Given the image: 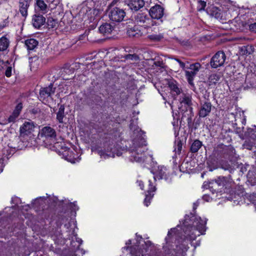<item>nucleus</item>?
Listing matches in <instances>:
<instances>
[{"mask_svg":"<svg viewBox=\"0 0 256 256\" xmlns=\"http://www.w3.org/2000/svg\"><path fill=\"white\" fill-rule=\"evenodd\" d=\"M152 172L154 175V180L156 178L158 180L166 178V168L164 166H158L157 168L154 169Z\"/></svg>","mask_w":256,"mask_h":256,"instance_id":"obj_15","label":"nucleus"},{"mask_svg":"<svg viewBox=\"0 0 256 256\" xmlns=\"http://www.w3.org/2000/svg\"><path fill=\"white\" fill-rule=\"evenodd\" d=\"M126 15L124 11L117 7L109 8L108 16L113 22H120L122 21Z\"/></svg>","mask_w":256,"mask_h":256,"instance_id":"obj_7","label":"nucleus"},{"mask_svg":"<svg viewBox=\"0 0 256 256\" xmlns=\"http://www.w3.org/2000/svg\"><path fill=\"white\" fill-rule=\"evenodd\" d=\"M202 6H205L206 5V2H202Z\"/></svg>","mask_w":256,"mask_h":256,"instance_id":"obj_57","label":"nucleus"},{"mask_svg":"<svg viewBox=\"0 0 256 256\" xmlns=\"http://www.w3.org/2000/svg\"><path fill=\"white\" fill-rule=\"evenodd\" d=\"M145 244L146 245H149L150 246L151 244V242H150V241H147V242H144Z\"/></svg>","mask_w":256,"mask_h":256,"instance_id":"obj_54","label":"nucleus"},{"mask_svg":"<svg viewBox=\"0 0 256 256\" xmlns=\"http://www.w3.org/2000/svg\"><path fill=\"white\" fill-rule=\"evenodd\" d=\"M192 226H186L184 228L185 238L189 240H194L196 237L204 234L206 230V219L202 220L200 216H193L191 218Z\"/></svg>","mask_w":256,"mask_h":256,"instance_id":"obj_2","label":"nucleus"},{"mask_svg":"<svg viewBox=\"0 0 256 256\" xmlns=\"http://www.w3.org/2000/svg\"><path fill=\"white\" fill-rule=\"evenodd\" d=\"M4 160L0 159V174L3 171L4 168Z\"/></svg>","mask_w":256,"mask_h":256,"instance_id":"obj_48","label":"nucleus"},{"mask_svg":"<svg viewBox=\"0 0 256 256\" xmlns=\"http://www.w3.org/2000/svg\"><path fill=\"white\" fill-rule=\"evenodd\" d=\"M32 0H19L18 10L21 15L24 18H26L28 14V9Z\"/></svg>","mask_w":256,"mask_h":256,"instance_id":"obj_14","label":"nucleus"},{"mask_svg":"<svg viewBox=\"0 0 256 256\" xmlns=\"http://www.w3.org/2000/svg\"><path fill=\"white\" fill-rule=\"evenodd\" d=\"M47 24L49 28H56L58 25L57 20L52 18H48V19Z\"/></svg>","mask_w":256,"mask_h":256,"instance_id":"obj_36","label":"nucleus"},{"mask_svg":"<svg viewBox=\"0 0 256 256\" xmlns=\"http://www.w3.org/2000/svg\"><path fill=\"white\" fill-rule=\"evenodd\" d=\"M177 251L176 252V254H182V256H184V253L186 252L188 250V246H183V248H182L180 250L178 249V247H176Z\"/></svg>","mask_w":256,"mask_h":256,"instance_id":"obj_39","label":"nucleus"},{"mask_svg":"<svg viewBox=\"0 0 256 256\" xmlns=\"http://www.w3.org/2000/svg\"><path fill=\"white\" fill-rule=\"evenodd\" d=\"M46 22V18L42 15H34L32 19V24L36 28H39Z\"/></svg>","mask_w":256,"mask_h":256,"instance_id":"obj_19","label":"nucleus"},{"mask_svg":"<svg viewBox=\"0 0 256 256\" xmlns=\"http://www.w3.org/2000/svg\"><path fill=\"white\" fill-rule=\"evenodd\" d=\"M126 60H139L138 56L135 54H127L126 56Z\"/></svg>","mask_w":256,"mask_h":256,"instance_id":"obj_41","label":"nucleus"},{"mask_svg":"<svg viewBox=\"0 0 256 256\" xmlns=\"http://www.w3.org/2000/svg\"><path fill=\"white\" fill-rule=\"evenodd\" d=\"M168 85L170 89L174 92H176V94H180V90L178 88L176 83L174 81H170L168 82Z\"/></svg>","mask_w":256,"mask_h":256,"instance_id":"obj_34","label":"nucleus"},{"mask_svg":"<svg viewBox=\"0 0 256 256\" xmlns=\"http://www.w3.org/2000/svg\"><path fill=\"white\" fill-rule=\"evenodd\" d=\"M220 76L218 74H213L210 76L208 80L209 85L216 84L220 80Z\"/></svg>","mask_w":256,"mask_h":256,"instance_id":"obj_30","label":"nucleus"},{"mask_svg":"<svg viewBox=\"0 0 256 256\" xmlns=\"http://www.w3.org/2000/svg\"><path fill=\"white\" fill-rule=\"evenodd\" d=\"M38 42L34 38L28 39L25 41V45L28 50H33L38 46Z\"/></svg>","mask_w":256,"mask_h":256,"instance_id":"obj_26","label":"nucleus"},{"mask_svg":"<svg viewBox=\"0 0 256 256\" xmlns=\"http://www.w3.org/2000/svg\"><path fill=\"white\" fill-rule=\"evenodd\" d=\"M155 64L157 66H162V64H163V63L162 62H154Z\"/></svg>","mask_w":256,"mask_h":256,"instance_id":"obj_52","label":"nucleus"},{"mask_svg":"<svg viewBox=\"0 0 256 256\" xmlns=\"http://www.w3.org/2000/svg\"><path fill=\"white\" fill-rule=\"evenodd\" d=\"M10 44L9 40L6 36H3L0 38V50L4 51L6 50Z\"/></svg>","mask_w":256,"mask_h":256,"instance_id":"obj_28","label":"nucleus"},{"mask_svg":"<svg viewBox=\"0 0 256 256\" xmlns=\"http://www.w3.org/2000/svg\"><path fill=\"white\" fill-rule=\"evenodd\" d=\"M34 122L31 120L25 122L20 126V136L22 137L30 136L34 131Z\"/></svg>","mask_w":256,"mask_h":256,"instance_id":"obj_10","label":"nucleus"},{"mask_svg":"<svg viewBox=\"0 0 256 256\" xmlns=\"http://www.w3.org/2000/svg\"><path fill=\"white\" fill-rule=\"evenodd\" d=\"M131 244V240H128L126 242V244Z\"/></svg>","mask_w":256,"mask_h":256,"instance_id":"obj_56","label":"nucleus"},{"mask_svg":"<svg viewBox=\"0 0 256 256\" xmlns=\"http://www.w3.org/2000/svg\"><path fill=\"white\" fill-rule=\"evenodd\" d=\"M76 64H72L71 66L66 64L62 70V75L65 78L66 74H70L74 73V67L76 66ZM66 79H68V78H66Z\"/></svg>","mask_w":256,"mask_h":256,"instance_id":"obj_21","label":"nucleus"},{"mask_svg":"<svg viewBox=\"0 0 256 256\" xmlns=\"http://www.w3.org/2000/svg\"><path fill=\"white\" fill-rule=\"evenodd\" d=\"M240 51L242 54H248L250 53L248 52L247 47L243 46L240 48Z\"/></svg>","mask_w":256,"mask_h":256,"instance_id":"obj_46","label":"nucleus"},{"mask_svg":"<svg viewBox=\"0 0 256 256\" xmlns=\"http://www.w3.org/2000/svg\"><path fill=\"white\" fill-rule=\"evenodd\" d=\"M72 204L74 205V210H78V208H76V204H75V203H73Z\"/></svg>","mask_w":256,"mask_h":256,"instance_id":"obj_55","label":"nucleus"},{"mask_svg":"<svg viewBox=\"0 0 256 256\" xmlns=\"http://www.w3.org/2000/svg\"><path fill=\"white\" fill-rule=\"evenodd\" d=\"M192 96L190 94H183L180 98V102L181 104L190 106L192 104Z\"/></svg>","mask_w":256,"mask_h":256,"instance_id":"obj_25","label":"nucleus"},{"mask_svg":"<svg viewBox=\"0 0 256 256\" xmlns=\"http://www.w3.org/2000/svg\"><path fill=\"white\" fill-rule=\"evenodd\" d=\"M68 238L72 240L71 246H74V256H78L80 254H84L82 250L80 249V246L82 244V240L76 237L74 230L68 232Z\"/></svg>","mask_w":256,"mask_h":256,"instance_id":"obj_5","label":"nucleus"},{"mask_svg":"<svg viewBox=\"0 0 256 256\" xmlns=\"http://www.w3.org/2000/svg\"><path fill=\"white\" fill-rule=\"evenodd\" d=\"M60 0H47L48 4V7L51 10H53L56 8L60 4Z\"/></svg>","mask_w":256,"mask_h":256,"instance_id":"obj_38","label":"nucleus"},{"mask_svg":"<svg viewBox=\"0 0 256 256\" xmlns=\"http://www.w3.org/2000/svg\"><path fill=\"white\" fill-rule=\"evenodd\" d=\"M148 194L146 195V198L144 200V204L146 206H148L150 202V200L152 198L154 194V192L156 190V188L155 186L153 184L152 182L150 180H148Z\"/></svg>","mask_w":256,"mask_h":256,"instance_id":"obj_16","label":"nucleus"},{"mask_svg":"<svg viewBox=\"0 0 256 256\" xmlns=\"http://www.w3.org/2000/svg\"><path fill=\"white\" fill-rule=\"evenodd\" d=\"M250 30L256 33V23H254L249 25Z\"/></svg>","mask_w":256,"mask_h":256,"instance_id":"obj_44","label":"nucleus"},{"mask_svg":"<svg viewBox=\"0 0 256 256\" xmlns=\"http://www.w3.org/2000/svg\"><path fill=\"white\" fill-rule=\"evenodd\" d=\"M55 89L52 84L48 87L42 88L40 91V100L44 103L46 102L48 99L50 98L52 95L54 94Z\"/></svg>","mask_w":256,"mask_h":256,"instance_id":"obj_9","label":"nucleus"},{"mask_svg":"<svg viewBox=\"0 0 256 256\" xmlns=\"http://www.w3.org/2000/svg\"><path fill=\"white\" fill-rule=\"evenodd\" d=\"M22 103H19L18 104V105L16 106L12 114V116H10L8 118V120L10 122H14V121L15 119L18 117L19 116L20 112L22 110Z\"/></svg>","mask_w":256,"mask_h":256,"instance_id":"obj_23","label":"nucleus"},{"mask_svg":"<svg viewBox=\"0 0 256 256\" xmlns=\"http://www.w3.org/2000/svg\"><path fill=\"white\" fill-rule=\"evenodd\" d=\"M2 62L0 61V69L1 68H2V66H1Z\"/></svg>","mask_w":256,"mask_h":256,"instance_id":"obj_59","label":"nucleus"},{"mask_svg":"<svg viewBox=\"0 0 256 256\" xmlns=\"http://www.w3.org/2000/svg\"><path fill=\"white\" fill-rule=\"evenodd\" d=\"M98 153L101 157H103L104 158L109 157L114 158L115 156V153L114 152V150H112V148H110V150H109V149H108L107 150H100L98 151Z\"/></svg>","mask_w":256,"mask_h":256,"instance_id":"obj_24","label":"nucleus"},{"mask_svg":"<svg viewBox=\"0 0 256 256\" xmlns=\"http://www.w3.org/2000/svg\"><path fill=\"white\" fill-rule=\"evenodd\" d=\"M64 107L63 105H61L56 113V120L60 123L62 124L64 123Z\"/></svg>","mask_w":256,"mask_h":256,"instance_id":"obj_27","label":"nucleus"},{"mask_svg":"<svg viewBox=\"0 0 256 256\" xmlns=\"http://www.w3.org/2000/svg\"><path fill=\"white\" fill-rule=\"evenodd\" d=\"M202 200L205 202H209L212 200V198L209 195L204 194L202 196Z\"/></svg>","mask_w":256,"mask_h":256,"instance_id":"obj_45","label":"nucleus"},{"mask_svg":"<svg viewBox=\"0 0 256 256\" xmlns=\"http://www.w3.org/2000/svg\"><path fill=\"white\" fill-rule=\"evenodd\" d=\"M136 21L139 25L144 27H148L149 30L151 31H158V28H156L150 27V25H153L152 20L148 16L143 13L138 14L136 17Z\"/></svg>","mask_w":256,"mask_h":256,"instance_id":"obj_6","label":"nucleus"},{"mask_svg":"<svg viewBox=\"0 0 256 256\" xmlns=\"http://www.w3.org/2000/svg\"><path fill=\"white\" fill-rule=\"evenodd\" d=\"M124 248H128V247H124Z\"/></svg>","mask_w":256,"mask_h":256,"instance_id":"obj_63","label":"nucleus"},{"mask_svg":"<svg viewBox=\"0 0 256 256\" xmlns=\"http://www.w3.org/2000/svg\"><path fill=\"white\" fill-rule=\"evenodd\" d=\"M140 238L141 240V239H142V238L141 236H140Z\"/></svg>","mask_w":256,"mask_h":256,"instance_id":"obj_64","label":"nucleus"},{"mask_svg":"<svg viewBox=\"0 0 256 256\" xmlns=\"http://www.w3.org/2000/svg\"><path fill=\"white\" fill-rule=\"evenodd\" d=\"M202 146V142L199 140H195L190 147V151L192 152H197Z\"/></svg>","mask_w":256,"mask_h":256,"instance_id":"obj_31","label":"nucleus"},{"mask_svg":"<svg viewBox=\"0 0 256 256\" xmlns=\"http://www.w3.org/2000/svg\"><path fill=\"white\" fill-rule=\"evenodd\" d=\"M213 153L215 156L227 158L231 161L234 156L235 150L230 146L220 144L214 148Z\"/></svg>","mask_w":256,"mask_h":256,"instance_id":"obj_3","label":"nucleus"},{"mask_svg":"<svg viewBox=\"0 0 256 256\" xmlns=\"http://www.w3.org/2000/svg\"><path fill=\"white\" fill-rule=\"evenodd\" d=\"M199 200H197L196 202H194V206H193V208L194 210L196 209L197 208V207L198 206V204H199Z\"/></svg>","mask_w":256,"mask_h":256,"instance_id":"obj_51","label":"nucleus"},{"mask_svg":"<svg viewBox=\"0 0 256 256\" xmlns=\"http://www.w3.org/2000/svg\"><path fill=\"white\" fill-rule=\"evenodd\" d=\"M174 60L179 64L180 66L183 70H186V64L185 63L183 62H182L181 60H180L178 58H174Z\"/></svg>","mask_w":256,"mask_h":256,"instance_id":"obj_43","label":"nucleus"},{"mask_svg":"<svg viewBox=\"0 0 256 256\" xmlns=\"http://www.w3.org/2000/svg\"><path fill=\"white\" fill-rule=\"evenodd\" d=\"M36 4L39 8L42 14H45L47 10V5L45 4L44 1L42 0H36Z\"/></svg>","mask_w":256,"mask_h":256,"instance_id":"obj_32","label":"nucleus"},{"mask_svg":"<svg viewBox=\"0 0 256 256\" xmlns=\"http://www.w3.org/2000/svg\"><path fill=\"white\" fill-rule=\"evenodd\" d=\"M182 149V143L180 140V141L178 142L176 147L174 148V151L176 152V153L180 154L181 152Z\"/></svg>","mask_w":256,"mask_h":256,"instance_id":"obj_40","label":"nucleus"},{"mask_svg":"<svg viewBox=\"0 0 256 256\" xmlns=\"http://www.w3.org/2000/svg\"><path fill=\"white\" fill-rule=\"evenodd\" d=\"M12 74V66H8L5 71V75L7 77H10Z\"/></svg>","mask_w":256,"mask_h":256,"instance_id":"obj_42","label":"nucleus"},{"mask_svg":"<svg viewBox=\"0 0 256 256\" xmlns=\"http://www.w3.org/2000/svg\"><path fill=\"white\" fill-rule=\"evenodd\" d=\"M144 0H128V6L132 10L137 11L144 6Z\"/></svg>","mask_w":256,"mask_h":256,"instance_id":"obj_17","label":"nucleus"},{"mask_svg":"<svg viewBox=\"0 0 256 256\" xmlns=\"http://www.w3.org/2000/svg\"><path fill=\"white\" fill-rule=\"evenodd\" d=\"M116 156H120V154H119V153H117V154H116Z\"/></svg>","mask_w":256,"mask_h":256,"instance_id":"obj_62","label":"nucleus"},{"mask_svg":"<svg viewBox=\"0 0 256 256\" xmlns=\"http://www.w3.org/2000/svg\"><path fill=\"white\" fill-rule=\"evenodd\" d=\"M40 136L45 138L46 140H52L56 137L55 130L50 126L43 128L40 132Z\"/></svg>","mask_w":256,"mask_h":256,"instance_id":"obj_11","label":"nucleus"},{"mask_svg":"<svg viewBox=\"0 0 256 256\" xmlns=\"http://www.w3.org/2000/svg\"><path fill=\"white\" fill-rule=\"evenodd\" d=\"M164 8L159 4L152 6L150 10L149 14L152 18L160 19L164 15Z\"/></svg>","mask_w":256,"mask_h":256,"instance_id":"obj_12","label":"nucleus"},{"mask_svg":"<svg viewBox=\"0 0 256 256\" xmlns=\"http://www.w3.org/2000/svg\"><path fill=\"white\" fill-rule=\"evenodd\" d=\"M41 198H40V199H41ZM42 198L43 199L44 198ZM38 200H39V198H38V199H36V200H34V202H36Z\"/></svg>","mask_w":256,"mask_h":256,"instance_id":"obj_58","label":"nucleus"},{"mask_svg":"<svg viewBox=\"0 0 256 256\" xmlns=\"http://www.w3.org/2000/svg\"><path fill=\"white\" fill-rule=\"evenodd\" d=\"M139 186H140V188L142 190H143L144 185V184H143V182H139Z\"/></svg>","mask_w":256,"mask_h":256,"instance_id":"obj_53","label":"nucleus"},{"mask_svg":"<svg viewBox=\"0 0 256 256\" xmlns=\"http://www.w3.org/2000/svg\"><path fill=\"white\" fill-rule=\"evenodd\" d=\"M221 167L222 169H224V170H228L230 168V164H222Z\"/></svg>","mask_w":256,"mask_h":256,"instance_id":"obj_47","label":"nucleus"},{"mask_svg":"<svg viewBox=\"0 0 256 256\" xmlns=\"http://www.w3.org/2000/svg\"><path fill=\"white\" fill-rule=\"evenodd\" d=\"M134 120H136V121L138 120V118H136Z\"/></svg>","mask_w":256,"mask_h":256,"instance_id":"obj_61","label":"nucleus"},{"mask_svg":"<svg viewBox=\"0 0 256 256\" xmlns=\"http://www.w3.org/2000/svg\"><path fill=\"white\" fill-rule=\"evenodd\" d=\"M98 30L100 34L106 36L111 34L113 28L110 24L104 23L100 26Z\"/></svg>","mask_w":256,"mask_h":256,"instance_id":"obj_20","label":"nucleus"},{"mask_svg":"<svg viewBox=\"0 0 256 256\" xmlns=\"http://www.w3.org/2000/svg\"><path fill=\"white\" fill-rule=\"evenodd\" d=\"M236 40H240V41L242 42L246 40H248V38H246V37H238L236 38Z\"/></svg>","mask_w":256,"mask_h":256,"instance_id":"obj_50","label":"nucleus"},{"mask_svg":"<svg viewBox=\"0 0 256 256\" xmlns=\"http://www.w3.org/2000/svg\"><path fill=\"white\" fill-rule=\"evenodd\" d=\"M66 148V150H64L65 153L64 154V156L65 159L71 163H76L78 162L79 161L78 158L72 156L74 154L72 150H70L69 148Z\"/></svg>","mask_w":256,"mask_h":256,"instance_id":"obj_22","label":"nucleus"},{"mask_svg":"<svg viewBox=\"0 0 256 256\" xmlns=\"http://www.w3.org/2000/svg\"><path fill=\"white\" fill-rule=\"evenodd\" d=\"M210 14L216 18H218L220 16V10L215 6L210 8Z\"/></svg>","mask_w":256,"mask_h":256,"instance_id":"obj_35","label":"nucleus"},{"mask_svg":"<svg viewBox=\"0 0 256 256\" xmlns=\"http://www.w3.org/2000/svg\"><path fill=\"white\" fill-rule=\"evenodd\" d=\"M170 234H171V232H170V231H169V232H168V236H169V235H170Z\"/></svg>","mask_w":256,"mask_h":256,"instance_id":"obj_60","label":"nucleus"},{"mask_svg":"<svg viewBox=\"0 0 256 256\" xmlns=\"http://www.w3.org/2000/svg\"><path fill=\"white\" fill-rule=\"evenodd\" d=\"M147 252L146 250H145V252H144V250H142V252L140 250L138 251L134 252V248L130 250V256H148L146 252Z\"/></svg>","mask_w":256,"mask_h":256,"instance_id":"obj_37","label":"nucleus"},{"mask_svg":"<svg viewBox=\"0 0 256 256\" xmlns=\"http://www.w3.org/2000/svg\"><path fill=\"white\" fill-rule=\"evenodd\" d=\"M92 13L94 15V16H90V19H94V16L98 15V14L100 13V10L97 9H92L88 8V6H84L80 11L79 14L80 16H82L83 14H85V17L87 16L88 18H89V16Z\"/></svg>","mask_w":256,"mask_h":256,"instance_id":"obj_18","label":"nucleus"},{"mask_svg":"<svg viewBox=\"0 0 256 256\" xmlns=\"http://www.w3.org/2000/svg\"><path fill=\"white\" fill-rule=\"evenodd\" d=\"M212 105L210 102L207 100L200 103L198 115L200 118H204L208 116L211 112Z\"/></svg>","mask_w":256,"mask_h":256,"instance_id":"obj_13","label":"nucleus"},{"mask_svg":"<svg viewBox=\"0 0 256 256\" xmlns=\"http://www.w3.org/2000/svg\"><path fill=\"white\" fill-rule=\"evenodd\" d=\"M226 55L223 52H218L211 58L210 64L212 68L223 66L226 60Z\"/></svg>","mask_w":256,"mask_h":256,"instance_id":"obj_8","label":"nucleus"},{"mask_svg":"<svg viewBox=\"0 0 256 256\" xmlns=\"http://www.w3.org/2000/svg\"><path fill=\"white\" fill-rule=\"evenodd\" d=\"M148 38L154 42H158L160 40L163 38V34L160 33L158 34H152L148 35Z\"/></svg>","mask_w":256,"mask_h":256,"instance_id":"obj_33","label":"nucleus"},{"mask_svg":"<svg viewBox=\"0 0 256 256\" xmlns=\"http://www.w3.org/2000/svg\"><path fill=\"white\" fill-rule=\"evenodd\" d=\"M127 34L130 37H138L140 36V32L137 28H129L127 30Z\"/></svg>","mask_w":256,"mask_h":256,"instance_id":"obj_29","label":"nucleus"},{"mask_svg":"<svg viewBox=\"0 0 256 256\" xmlns=\"http://www.w3.org/2000/svg\"><path fill=\"white\" fill-rule=\"evenodd\" d=\"M130 128L134 132V138L132 140V145L130 148V159L132 162H147L148 159L152 160V156H146L144 152L147 148H146V141L142 136L144 132L134 124V120H131L130 125Z\"/></svg>","mask_w":256,"mask_h":256,"instance_id":"obj_1","label":"nucleus"},{"mask_svg":"<svg viewBox=\"0 0 256 256\" xmlns=\"http://www.w3.org/2000/svg\"><path fill=\"white\" fill-rule=\"evenodd\" d=\"M201 68V64L198 62L186 65V70H185V74L188 83L193 84V80L198 72Z\"/></svg>","mask_w":256,"mask_h":256,"instance_id":"obj_4","label":"nucleus"},{"mask_svg":"<svg viewBox=\"0 0 256 256\" xmlns=\"http://www.w3.org/2000/svg\"><path fill=\"white\" fill-rule=\"evenodd\" d=\"M214 182L215 184H216L218 186L222 185V181L220 178L215 180Z\"/></svg>","mask_w":256,"mask_h":256,"instance_id":"obj_49","label":"nucleus"}]
</instances>
